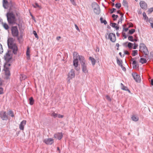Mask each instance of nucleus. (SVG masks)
Masks as SVG:
<instances>
[{"label":"nucleus","instance_id":"nucleus-1","mask_svg":"<svg viewBox=\"0 0 153 153\" xmlns=\"http://www.w3.org/2000/svg\"><path fill=\"white\" fill-rule=\"evenodd\" d=\"M19 15V13L18 12L16 8L13 7H11L9 12L6 15L8 23L10 24H15L17 20L16 17L18 16Z\"/></svg>","mask_w":153,"mask_h":153},{"label":"nucleus","instance_id":"nucleus-2","mask_svg":"<svg viewBox=\"0 0 153 153\" xmlns=\"http://www.w3.org/2000/svg\"><path fill=\"white\" fill-rule=\"evenodd\" d=\"M78 58L80 61V62L81 65L82 70L85 73H88V70L87 66V63L84 57L78 55Z\"/></svg>","mask_w":153,"mask_h":153},{"label":"nucleus","instance_id":"nucleus-3","mask_svg":"<svg viewBox=\"0 0 153 153\" xmlns=\"http://www.w3.org/2000/svg\"><path fill=\"white\" fill-rule=\"evenodd\" d=\"M7 44L9 48L13 50V52L14 54H16L17 50V48L14 43V40L12 38L8 39L7 40Z\"/></svg>","mask_w":153,"mask_h":153},{"label":"nucleus","instance_id":"nucleus-4","mask_svg":"<svg viewBox=\"0 0 153 153\" xmlns=\"http://www.w3.org/2000/svg\"><path fill=\"white\" fill-rule=\"evenodd\" d=\"M140 49L139 51L142 53H143L145 55H147L149 54V51L148 50L145 45L143 43H141L140 45Z\"/></svg>","mask_w":153,"mask_h":153},{"label":"nucleus","instance_id":"nucleus-5","mask_svg":"<svg viewBox=\"0 0 153 153\" xmlns=\"http://www.w3.org/2000/svg\"><path fill=\"white\" fill-rule=\"evenodd\" d=\"M11 31L13 36L18 37V36L19 31L18 27L16 26H12L11 27Z\"/></svg>","mask_w":153,"mask_h":153},{"label":"nucleus","instance_id":"nucleus-6","mask_svg":"<svg viewBox=\"0 0 153 153\" xmlns=\"http://www.w3.org/2000/svg\"><path fill=\"white\" fill-rule=\"evenodd\" d=\"M10 65V64L8 62L6 63L4 65V70L5 75L6 76H10V73L9 68Z\"/></svg>","mask_w":153,"mask_h":153},{"label":"nucleus","instance_id":"nucleus-7","mask_svg":"<svg viewBox=\"0 0 153 153\" xmlns=\"http://www.w3.org/2000/svg\"><path fill=\"white\" fill-rule=\"evenodd\" d=\"M43 142L47 145H51L54 142L53 140L51 138H48L45 139L43 140Z\"/></svg>","mask_w":153,"mask_h":153},{"label":"nucleus","instance_id":"nucleus-8","mask_svg":"<svg viewBox=\"0 0 153 153\" xmlns=\"http://www.w3.org/2000/svg\"><path fill=\"white\" fill-rule=\"evenodd\" d=\"M108 38L111 41L114 42L116 40L115 35L112 33H110L108 35Z\"/></svg>","mask_w":153,"mask_h":153},{"label":"nucleus","instance_id":"nucleus-9","mask_svg":"<svg viewBox=\"0 0 153 153\" xmlns=\"http://www.w3.org/2000/svg\"><path fill=\"white\" fill-rule=\"evenodd\" d=\"M0 116L3 120H6L7 119V116L6 114V111H2L0 113Z\"/></svg>","mask_w":153,"mask_h":153},{"label":"nucleus","instance_id":"nucleus-10","mask_svg":"<svg viewBox=\"0 0 153 153\" xmlns=\"http://www.w3.org/2000/svg\"><path fill=\"white\" fill-rule=\"evenodd\" d=\"M73 65L75 67V69L77 71H78L79 69H78L77 68L79 65L78 60L77 58L75 59L74 58L73 60Z\"/></svg>","mask_w":153,"mask_h":153},{"label":"nucleus","instance_id":"nucleus-11","mask_svg":"<svg viewBox=\"0 0 153 153\" xmlns=\"http://www.w3.org/2000/svg\"><path fill=\"white\" fill-rule=\"evenodd\" d=\"M26 121L23 120L20 123L19 125V128L20 130L23 131L24 130V127L26 124Z\"/></svg>","mask_w":153,"mask_h":153},{"label":"nucleus","instance_id":"nucleus-12","mask_svg":"<svg viewBox=\"0 0 153 153\" xmlns=\"http://www.w3.org/2000/svg\"><path fill=\"white\" fill-rule=\"evenodd\" d=\"M140 7L142 9H146L147 7V5L146 3L143 1H140Z\"/></svg>","mask_w":153,"mask_h":153},{"label":"nucleus","instance_id":"nucleus-13","mask_svg":"<svg viewBox=\"0 0 153 153\" xmlns=\"http://www.w3.org/2000/svg\"><path fill=\"white\" fill-rule=\"evenodd\" d=\"M4 57L5 59L7 61H9L11 59L12 56L10 53L9 51H8L7 53H6V54L4 56Z\"/></svg>","mask_w":153,"mask_h":153},{"label":"nucleus","instance_id":"nucleus-14","mask_svg":"<svg viewBox=\"0 0 153 153\" xmlns=\"http://www.w3.org/2000/svg\"><path fill=\"white\" fill-rule=\"evenodd\" d=\"M63 137V135L62 133H57L54 135V137L57 138L58 140L61 139Z\"/></svg>","mask_w":153,"mask_h":153},{"label":"nucleus","instance_id":"nucleus-15","mask_svg":"<svg viewBox=\"0 0 153 153\" xmlns=\"http://www.w3.org/2000/svg\"><path fill=\"white\" fill-rule=\"evenodd\" d=\"M121 85V89L123 91H127L129 93H131V91L129 90L127 87L125 86L122 83H121L120 84Z\"/></svg>","mask_w":153,"mask_h":153},{"label":"nucleus","instance_id":"nucleus-16","mask_svg":"<svg viewBox=\"0 0 153 153\" xmlns=\"http://www.w3.org/2000/svg\"><path fill=\"white\" fill-rule=\"evenodd\" d=\"M30 48L28 46L27 47V50L26 51V56L27 59L28 60L30 59Z\"/></svg>","mask_w":153,"mask_h":153},{"label":"nucleus","instance_id":"nucleus-17","mask_svg":"<svg viewBox=\"0 0 153 153\" xmlns=\"http://www.w3.org/2000/svg\"><path fill=\"white\" fill-rule=\"evenodd\" d=\"M3 6L5 9H7L8 8V3L7 0H3Z\"/></svg>","mask_w":153,"mask_h":153},{"label":"nucleus","instance_id":"nucleus-18","mask_svg":"<svg viewBox=\"0 0 153 153\" xmlns=\"http://www.w3.org/2000/svg\"><path fill=\"white\" fill-rule=\"evenodd\" d=\"M92 8L94 9V10L95 9L97 8L98 9L100 8L99 5L96 2H94L93 3H92Z\"/></svg>","mask_w":153,"mask_h":153},{"label":"nucleus","instance_id":"nucleus-19","mask_svg":"<svg viewBox=\"0 0 153 153\" xmlns=\"http://www.w3.org/2000/svg\"><path fill=\"white\" fill-rule=\"evenodd\" d=\"M69 76H75V71L73 69L71 70L68 74Z\"/></svg>","mask_w":153,"mask_h":153},{"label":"nucleus","instance_id":"nucleus-20","mask_svg":"<svg viewBox=\"0 0 153 153\" xmlns=\"http://www.w3.org/2000/svg\"><path fill=\"white\" fill-rule=\"evenodd\" d=\"M89 59L91 61L92 65H94L96 63V60L94 58L91 56L89 57Z\"/></svg>","mask_w":153,"mask_h":153},{"label":"nucleus","instance_id":"nucleus-21","mask_svg":"<svg viewBox=\"0 0 153 153\" xmlns=\"http://www.w3.org/2000/svg\"><path fill=\"white\" fill-rule=\"evenodd\" d=\"M2 25L5 29L7 30L8 29L9 27L7 23L2 22Z\"/></svg>","mask_w":153,"mask_h":153},{"label":"nucleus","instance_id":"nucleus-22","mask_svg":"<svg viewBox=\"0 0 153 153\" xmlns=\"http://www.w3.org/2000/svg\"><path fill=\"white\" fill-rule=\"evenodd\" d=\"M111 25L113 27L115 28L116 30H118L119 27L115 23H112L111 24Z\"/></svg>","mask_w":153,"mask_h":153},{"label":"nucleus","instance_id":"nucleus-23","mask_svg":"<svg viewBox=\"0 0 153 153\" xmlns=\"http://www.w3.org/2000/svg\"><path fill=\"white\" fill-rule=\"evenodd\" d=\"M132 120L134 121H137L139 120V118L137 116H133L131 117Z\"/></svg>","mask_w":153,"mask_h":153},{"label":"nucleus","instance_id":"nucleus-24","mask_svg":"<svg viewBox=\"0 0 153 153\" xmlns=\"http://www.w3.org/2000/svg\"><path fill=\"white\" fill-rule=\"evenodd\" d=\"M136 82H140L141 81L140 77H133Z\"/></svg>","mask_w":153,"mask_h":153},{"label":"nucleus","instance_id":"nucleus-25","mask_svg":"<svg viewBox=\"0 0 153 153\" xmlns=\"http://www.w3.org/2000/svg\"><path fill=\"white\" fill-rule=\"evenodd\" d=\"M117 64L120 66L123 67V65L122 64V61H120L119 60L118 58H117Z\"/></svg>","mask_w":153,"mask_h":153},{"label":"nucleus","instance_id":"nucleus-26","mask_svg":"<svg viewBox=\"0 0 153 153\" xmlns=\"http://www.w3.org/2000/svg\"><path fill=\"white\" fill-rule=\"evenodd\" d=\"M140 62L143 64L144 63H146L147 62L146 60L144 58H141L140 60Z\"/></svg>","mask_w":153,"mask_h":153},{"label":"nucleus","instance_id":"nucleus-27","mask_svg":"<svg viewBox=\"0 0 153 153\" xmlns=\"http://www.w3.org/2000/svg\"><path fill=\"white\" fill-rule=\"evenodd\" d=\"M138 54L137 50H134L132 51V55L133 56H134Z\"/></svg>","mask_w":153,"mask_h":153},{"label":"nucleus","instance_id":"nucleus-28","mask_svg":"<svg viewBox=\"0 0 153 153\" xmlns=\"http://www.w3.org/2000/svg\"><path fill=\"white\" fill-rule=\"evenodd\" d=\"M94 12L95 13L97 14H99L100 12V8H98V9H96L94 10Z\"/></svg>","mask_w":153,"mask_h":153},{"label":"nucleus","instance_id":"nucleus-29","mask_svg":"<svg viewBox=\"0 0 153 153\" xmlns=\"http://www.w3.org/2000/svg\"><path fill=\"white\" fill-rule=\"evenodd\" d=\"M30 104V105H33L34 103V100L33 97H31L29 99Z\"/></svg>","mask_w":153,"mask_h":153},{"label":"nucleus","instance_id":"nucleus-30","mask_svg":"<svg viewBox=\"0 0 153 153\" xmlns=\"http://www.w3.org/2000/svg\"><path fill=\"white\" fill-rule=\"evenodd\" d=\"M8 114L9 115L11 116L12 117H14L13 112L12 111H9L8 112Z\"/></svg>","mask_w":153,"mask_h":153},{"label":"nucleus","instance_id":"nucleus-31","mask_svg":"<svg viewBox=\"0 0 153 153\" xmlns=\"http://www.w3.org/2000/svg\"><path fill=\"white\" fill-rule=\"evenodd\" d=\"M36 5H33V6L34 8L39 7V9H41L42 7L41 6L39 5L37 3H35Z\"/></svg>","mask_w":153,"mask_h":153},{"label":"nucleus","instance_id":"nucleus-32","mask_svg":"<svg viewBox=\"0 0 153 153\" xmlns=\"http://www.w3.org/2000/svg\"><path fill=\"white\" fill-rule=\"evenodd\" d=\"M134 44L131 42H129L128 44V47L130 49H131Z\"/></svg>","mask_w":153,"mask_h":153},{"label":"nucleus","instance_id":"nucleus-33","mask_svg":"<svg viewBox=\"0 0 153 153\" xmlns=\"http://www.w3.org/2000/svg\"><path fill=\"white\" fill-rule=\"evenodd\" d=\"M51 116L53 117L54 118H56L58 117V114L55 113L54 112H53L51 114Z\"/></svg>","mask_w":153,"mask_h":153},{"label":"nucleus","instance_id":"nucleus-34","mask_svg":"<svg viewBox=\"0 0 153 153\" xmlns=\"http://www.w3.org/2000/svg\"><path fill=\"white\" fill-rule=\"evenodd\" d=\"M143 15L144 18V19L145 20H148V17L146 16V14L145 12L143 13Z\"/></svg>","mask_w":153,"mask_h":153},{"label":"nucleus","instance_id":"nucleus-35","mask_svg":"<svg viewBox=\"0 0 153 153\" xmlns=\"http://www.w3.org/2000/svg\"><path fill=\"white\" fill-rule=\"evenodd\" d=\"M135 29H132L131 30L129 31L128 33L129 34H132L135 32Z\"/></svg>","mask_w":153,"mask_h":153},{"label":"nucleus","instance_id":"nucleus-36","mask_svg":"<svg viewBox=\"0 0 153 153\" xmlns=\"http://www.w3.org/2000/svg\"><path fill=\"white\" fill-rule=\"evenodd\" d=\"M106 99L109 102H111V99L110 97L108 95H106L105 96Z\"/></svg>","mask_w":153,"mask_h":153},{"label":"nucleus","instance_id":"nucleus-37","mask_svg":"<svg viewBox=\"0 0 153 153\" xmlns=\"http://www.w3.org/2000/svg\"><path fill=\"white\" fill-rule=\"evenodd\" d=\"M131 62H132V65H136V61L134 60V59H131Z\"/></svg>","mask_w":153,"mask_h":153},{"label":"nucleus","instance_id":"nucleus-38","mask_svg":"<svg viewBox=\"0 0 153 153\" xmlns=\"http://www.w3.org/2000/svg\"><path fill=\"white\" fill-rule=\"evenodd\" d=\"M72 4L74 6L76 5V4L75 2V0H70Z\"/></svg>","mask_w":153,"mask_h":153},{"label":"nucleus","instance_id":"nucleus-39","mask_svg":"<svg viewBox=\"0 0 153 153\" xmlns=\"http://www.w3.org/2000/svg\"><path fill=\"white\" fill-rule=\"evenodd\" d=\"M128 39L132 42H134V39H133V36H129L128 37Z\"/></svg>","mask_w":153,"mask_h":153},{"label":"nucleus","instance_id":"nucleus-40","mask_svg":"<svg viewBox=\"0 0 153 153\" xmlns=\"http://www.w3.org/2000/svg\"><path fill=\"white\" fill-rule=\"evenodd\" d=\"M121 4L120 3H117L115 4L116 7L118 9H119L121 7Z\"/></svg>","mask_w":153,"mask_h":153},{"label":"nucleus","instance_id":"nucleus-41","mask_svg":"<svg viewBox=\"0 0 153 153\" xmlns=\"http://www.w3.org/2000/svg\"><path fill=\"white\" fill-rule=\"evenodd\" d=\"M3 50L2 48V45L0 44V53H1L3 52Z\"/></svg>","mask_w":153,"mask_h":153},{"label":"nucleus","instance_id":"nucleus-42","mask_svg":"<svg viewBox=\"0 0 153 153\" xmlns=\"http://www.w3.org/2000/svg\"><path fill=\"white\" fill-rule=\"evenodd\" d=\"M153 11V7L149 9L148 10V13L149 14L152 12Z\"/></svg>","mask_w":153,"mask_h":153},{"label":"nucleus","instance_id":"nucleus-43","mask_svg":"<svg viewBox=\"0 0 153 153\" xmlns=\"http://www.w3.org/2000/svg\"><path fill=\"white\" fill-rule=\"evenodd\" d=\"M4 94L3 89L2 88L0 87V94Z\"/></svg>","mask_w":153,"mask_h":153},{"label":"nucleus","instance_id":"nucleus-44","mask_svg":"<svg viewBox=\"0 0 153 153\" xmlns=\"http://www.w3.org/2000/svg\"><path fill=\"white\" fill-rule=\"evenodd\" d=\"M132 76H137L138 75V74L135 72L132 73Z\"/></svg>","mask_w":153,"mask_h":153},{"label":"nucleus","instance_id":"nucleus-45","mask_svg":"<svg viewBox=\"0 0 153 153\" xmlns=\"http://www.w3.org/2000/svg\"><path fill=\"white\" fill-rule=\"evenodd\" d=\"M33 34L34 35L36 38H38V37L36 31L34 30L33 31Z\"/></svg>","mask_w":153,"mask_h":153},{"label":"nucleus","instance_id":"nucleus-46","mask_svg":"<svg viewBox=\"0 0 153 153\" xmlns=\"http://www.w3.org/2000/svg\"><path fill=\"white\" fill-rule=\"evenodd\" d=\"M149 22L150 24L153 23V19L152 18H150L149 20Z\"/></svg>","mask_w":153,"mask_h":153},{"label":"nucleus","instance_id":"nucleus-47","mask_svg":"<svg viewBox=\"0 0 153 153\" xmlns=\"http://www.w3.org/2000/svg\"><path fill=\"white\" fill-rule=\"evenodd\" d=\"M116 10V9L115 8H113V9L111 10V13H112L113 12H115Z\"/></svg>","mask_w":153,"mask_h":153},{"label":"nucleus","instance_id":"nucleus-48","mask_svg":"<svg viewBox=\"0 0 153 153\" xmlns=\"http://www.w3.org/2000/svg\"><path fill=\"white\" fill-rule=\"evenodd\" d=\"M123 5H124L125 6H126L127 5V3L126 1L124 0L123 1Z\"/></svg>","mask_w":153,"mask_h":153},{"label":"nucleus","instance_id":"nucleus-49","mask_svg":"<svg viewBox=\"0 0 153 153\" xmlns=\"http://www.w3.org/2000/svg\"><path fill=\"white\" fill-rule=\"evenodd\" d=\"M64 117L63 115H61L60 114H58L57 117L59 118H62Z\"/></svg>","mask_w":153,"mask_h":153},{"label":"nucleus","instance_id":"nucleus-50","mask_svg":"<svg viewBox=\"0 0 153 153\" xmlns=\"http://www.w3.org/2000/svg\"><path fill=\"white\" fill-rule=\"evenodd\" d=\"M134 46L133 47V49H136L138 46V45L135 44V43H134Z\"/></svg>","mask_w":153,"mask_h":153},{"label":"nucleus","instance_id":"nucleus-51","mask_svg":"<svg viewBox=\"0 0 153 153\" xmlns=\"http://www.w3.org/2000/svg\"><path fill=\"white\" fill-rule=\"evenodd\" d=\"M75 27L76 29L79 32L80 31V30L79 29V28L75 24Z\"/></svg>","mask_w":153,"mask_h":153},{"label":"nucleus","instance_id":"nucleus-52","mask_svg":"<svg viewBox=\"0 0 153 153\" xmlns=\"http://www.w3.org/2000/svg\"><path fill=\"white\" fill-rule=\"evenodd\" d=\"M133 65V68H134L136 69V68H137V65L136 64V65Z\"/></svg>","mask_w":153,"mask_h":153},{"label":"nucleus","instance_id":"nucleus-53","mask_svg":"<svg viewBox=\"0 0 153 153\" xmlns=\"http://www.w3.org/2000/svg\"><path fill=\"white\" fill-rule=\"evenodd\" d=\"M117 13H120L121 16V18H122L123 17V14L122 13H120V11L118 10L117 11Z\"/></svg>","mask_w":153,"mask_h":153},{"label":"nucleus","instance_id":"nucleus-54","mask_svg":"<svg viewBox=\"0 0 153 153\" xmlns=\"http://www.w3.org/2000/svg\"><path fill=\"white\" fill-rule=\"evenodd\" d=\"M122 69L123 71H125L126 70V68L125 67H124L123 66V67L121 66Z\"/></svg>","mask_w":153,"mask_h":153},{"label":"nucleus","instance_id":"nucleus-55","mask_svg":"<svg viewBox=\"0 0 153 153\" xmlns=\"http://www.w3.org/2000/svg\"><path fill=\"white\" fill-rule=\"evenodd\" d=\"M124 53L126 54L129 55V53L127 51H125Z\"/></svg>","mask_w":153,"mask_h":153},{"label":"nucleus","instance_id":"nucleus-56","mask_svg":"<svg viewBox=\"0 0 153 153\" xmlns=\"http://www.w3.org/2000/svg\"><path fill=\"white\" fill-rule=\"evenodd\" d=\"M151 84L152 85H153V79H151Z\"/></svg>","mask_w":153,"mask_h":153},{"label":"nucleus","instance_id":"nucleus-57","mask_svg":"<svg viewBox=\"0 0 153 153\" xmlns=\"http://www.w3.org/2000/svg\"><path fill=\"white\" fill-rule=\"evenodd\" d=\"M102 23H104V24L106 25L107 23V22L106 20H104L102 22Z\"/></svg>","mask_w":153,"mask_h":153},{"label":"nucleus","instance_id":"nucleus-58","mask_svg":"<svg viewBox=\"0 0 153 153\" xmlns=\"http://www.w3.org/2000/svg\"><path fill=\"white\" fill-rule=\"evenodd\" d=\"M150 55H151V56L152 57H153V52H151L150 53Z\"/></svg>","mask_w":153,"mask_h":153},{"label":"nucleus","instance_id":"nucleus-59","mask_svg":"<svg viewBox=\"0 0 153 153\" xmlns=\"http://www.w3.org/2000/svg\"><path fill=\"white\" fill-rule=\"evenodd\" d=\"M61 37L60 36H58L56 37V39L57 40H59V39H61Z\"/></svg>","mask_w":153,"mask_h":153},{"label":"nucleus","instance_id":"nucleus-60","mask_svg":"<svg viewBox=\"0 0 153 153\" xmlns=\"http://www.w3.org/2000/svg\"><path fill=\"white\" fill-rule=\"evenodd\" d=\"M123 36L124 37L125 39H126V36L125 35V33H123Z\"/></svg>","mask_w":153,"mask_h":153},{"label":"nucleus","instance_id":"nucleus-61","mask_svg":"<svg viewBox=\"0 0 153 153\" xmlns=\"http://www.w3.org/2000/svg\"><path fill=\"white\" fill-rule=\"evenodd\" d=\"M100 20L101 21V22L102 23V22L103 21V18L102 17L100 18Z\"/></svg>","mask_w":153,"mask_h":153},{"label":"nucleus","instance_id":"nucleus-62","mask_svg":"<svg viewBox=\"0 0 153 153\" xmlns=\"http://www.w3.org/2000/svg\"><path fill=\"white\" fill-rule=\"evenodd\" d=\"M112 17L113 18H114L115 17V15L114 14H113L112 16Z\"/></svg>","mask_w":153,"mask_h":153},{"label":"nucleus","instance_id":"nucleus-63","mask_svg":"<svg viewBox=\"0 0 153 153\" xmlns=\"http://www.w3.org/2000/svg\"><path fill=\"white\" fill-rule=\"evenodd\" d=\"M133 27V25L132 24H130L129 26V27Z\"/></svg>","mask_w":153,"mask_h":153},{"label":"nucleus","instance_id":"nucleus-64","mask_svg":"<svg viewBox=\"0 0 153 153\" xmlns=\"http://www.w3.org/2000/svg\"><path fill=\"white\" fill-rule=\"evenodd\" d=\"M152 28H153V23L150 24Z\"/></svg>","mask_w":153,"mask_h":153}]
</instances>
